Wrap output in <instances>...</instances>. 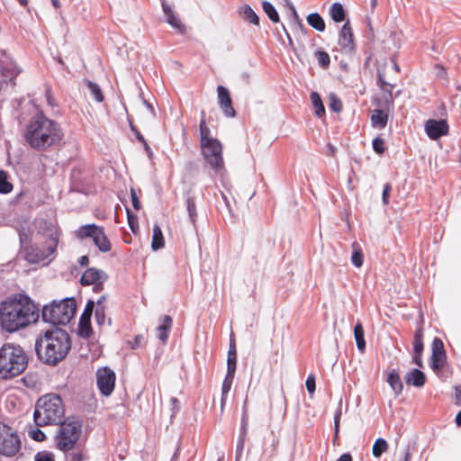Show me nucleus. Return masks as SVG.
I'll return each instance as SVG.
<instances>
[{"label": "nucleus", "mask_w": 461, "mask_h": 461, "mask_svg": "<svg viewBox=\"0 0 461 461\" xmlns=\"http://www.w3.org/2000/svg\"><path fill=\"white\" fill-rule=\"evenodd\" d=\"M336 461H352V456L349 453L341 455Z\"/></svg>", "instance_id": "nucleus-64"}, {"label": "nucleus", "mask_w": 461, "mask_h": 461, "mask_svg": "<svg viewBox=\"0 0 461 461\" xmlns=\"http://www.w3.org/2000/svg\"><path fill=\"white\" fill-rule=\"evenodd\" d=\"M455 394L456 399V404L461 405V387L456 386L455 388Z\"/></svg>", "instance_id": "nucleus-63"}, {"label": "nucleus", "mask_w": 461, "mask_h": 461, "mask_svg": "<svg viewBox=\"0 0 461 461\" xmlns=\"http://www.w3.org/2000/svg\"><path fill=\"white\" fill-rule=\"evenodd\" d=\"M24 137L31 148L45 151L60 143L63 132L57 122L39 112L29 122Z\"/></svg>", "instance_id": "nucleus-2"}, {"label": "nucleus", "mask_w": 461, "mask_h": 461, "mask_svg": "<svg viewBox=\"0 0 461 461\" xmlns=\"http://www.w3.org/2000/svg\"><path fill=\"white\" fill-rule=\"evenodd\" d=\"M107 279L108 276L103 270L90 267L81 276L80 284L86 286L95 283H104Z\"/></svg>", "instance_id": "nucleus-15"}, {"label": "nucleus", "mask_w": 461, "mask_h": 461, "mask_svg": "<svg viewBox=\"0 0 461 461\" xmlns=\"http://www.w3.org/2000/svg\"><path fill=\"white\" fill-rule=\"evenodd\" d=\"M77 311V303L74 297H67L60 301L53 300L50 304L44 305L41 310V318L44 322L59 328L67 325L74 318Z\"/></svg>", "instance_id": "nucleus-6"}, {"label": "nucleus", "mask_w": 461, "mask_h": 461, "mask_svg": "<svg viewBox=\"0 0 461 461\" xmlns=\"http://www.w3.org/2000/svg\"><path fill=\"white\" fill-rule=\"evenodd\" d=\"M164 245L165 241L162 230L158 225L155 224L152 229L151 249L156 251L162 249Z\"/></svg>", "instance_id": "nucleus-26"}, {"label": "nucleus", "mask_w": 461, "mask_h": 461, "mask_svg": "<svg viewBox=\"0 0 461 461\" xmlns=\"http://www.w3.org/2000/svg\"><path fill=\"white\" fill-rule=\"evenodd\" d=\"M372 145H373V149L374 150L378 153V154H382L384 153V141L383 139L381 138H375L373 140V142H372Z\"/></svg>", "instance_id": "nucleus-47"}, {"label": "nucleus", "mask_w": 461, "mask_h": 461, "mask_svg": "<svg viewBox=\"0 0 461 461\" xmlns=\"http://www.w3.org/2000/svg\"><path fill=\"white\" fill-rule=\"evenodd\" d=\"M128 224L132 230L135 232V229L138 228V217L129 208L126 209Z\"/></svg>", "instance_id": "nucleus-45"}, {"label": "nucleus", "mask_w": 461, "mask_h": 461, "mask_svg": "<svg viewBox=\"0 0 461 461\" xmlns=\"http://www.w3.org/2000/svg\"><path fill=\"white\" fill-rule=\"evenodd\" d=\"M307 23L318 32H324L325 22L318 13H312L307 16Z\"/></svg>", "instance_id": "nucleus-27"}, {"label": "nucleus", "mask_w": 461, "mask_h": 461, "mask_svg": "<svg viewBox=\"0 0 461 461\" xmlns=\"http://www.w3.org/2000/svg\"><path fill=\"white\" fill-rule=\"evenodd\" d=\"M22 442L18 432L0 421V455L12 457L21 449Z\"/></svg>", "instance_id": "nucleus-9"}, {"label": "nucleus", "mask_w": 461, "mask_h": 461, "mask_svg": "<svg viewBox=\"0 0 461 461\" xmlns=\"http://www.w3.org/2000/svg\"><path fill=\"white\" fill-rule=\"evenodd\" d=\"M404 380L408 385L421 387L426 382V376L422 371L414 368L405 375Z\"/></svg>", "instance_id": "nucleus-19"}, {"label": "nucleus", "mask_w": 461, "mask_h": 461, "mask_svg": "<svg viewBox=\"0 0 461 461\" xmlns=\"http://www.w3.org/2000/svg\"><path fill=\"white\" fill-rule=\"evenodd\" d=\"M228 356H237L235 342L230 339Z\"/></svg>", "instance_id": "nucleus-57"}, {"label": "nucleus", "mask_w": 461, "mask_h": 461, "mask_svg": "<svg viewBox=\"0 0 461 461\" xmlns=\"http://www.w3.org/2000/svg\"><path fill=\"white\" fill-rule=\"evenodd\" d=\"M248 421V415L244 411L241 418L240 432L236 446V461H240L242 456L247 433Z\"/></svg>", "instance_id": "nucleus-18"}, {"label": "nucleus", "mask_w": 461, "mask_h": 461, "mask_svg": "<svg viewBox=\"0 0 461 461\" xmlns=\"http://www.w3.org/2000/svg\"><path fill=\"white\" fill-rule=\"evenodd\" d=\"M65 405L57 393L41 396L34 407L33 421L37 426L58 425L64 420Z\"/></svg>", "instance_id": "nucleus-4"}, {"label": "nucleus", "mask_w": 461, "mask_h": 461, "mask_svg": "<svg viewBox=\"0 0 461 461\" xmlns=\"http://www.w3.org/2000/svg\"><path fill=\"white\" fill-rule=\"evenodd\" d=\"M388 448V444L385 439L379 438H377L372 448V454L375 457H380Z\"/></svg>", "instance_id": "nucleus-34"}, {"label": "nucleus", "mask_w": 461, "mask_h": 461, "mask_svg": "<svg viewBox=\"0 0 461 461\" xmlns=\"http://www.w3.org/2000/svg\"><path fill=\"white\" fill-rule=\"evenodd\" d=\"M163 13L167 18V23L171 25L173 28L176 29L180 33H184L185 31V27L180 20L175 14L171 5L167 2V0H160Z\"/></svg>", "instance_id": "nucleus-17"}, {"label": "nucleus", "mask_w": 461, "mask_h": 461, "mask_svg": "<svg viewBox=\"0 0 461 461\" xmlns=\"http://www.w3.org/2000/svg\"><path fill=\"white\" fill-rule=\"evenodd\" d=\"M240 14L242 15V18L248 22H250L254 24H259V17L258 15L252 10V8L246 5L240 7Z\"/></svg>", "instance_id": "nucleus-33"}, {"label": "nucleus", "mask_w": 461, "mask_h": 461, "mask_svg": "<svg viewBox=\"0 0 461 461\" xmlns=\"http://www.w3.org/2000/svg\"><path fill=\"white\" fill-rule=\"evenodd\" d=\"M218 104L226 117L232 118L236 115V111L232 106V100L229 90L223 86L217 87Z\"/></svg>", "instance_id": "nucleus-13"}, {"label": "nucleus", "mask_w": 461, "mask_h": 461, "mask_svg": "<svg viewBox=\"0 0 461 461\" xmlns=\"http://www.w3.org/2000/svg\"><path fill=\"white\" fill-rule=\"evenodd\" d=\"M421 354L422 353H414L413 352V362L414 364H416L418 366H422V362H421Z\"/></svg>", "instance_id": "nucleus-60"}, {"label": "nucleus", "mask_w": 461, "mask_h": 461, "mask_svg": "<svg viewBox=\"0 0 461 461\" xmlns=\"http://www.w3.org/2000/svg\"><path fill=\"white\" fill-rule=\"evenodd\" d=\"M330 107L336 113H339L342 110L341 101L334 94L330 95Z\"/></svg>", "instance_id": "nucleus-46"}, {"label": "nucleus", "mask_w": 461, "mask_h": 461, "mask_svg": "<svg viewBox=\"0 0 461 461\" xmlns=\"http://www.w3.org/2000/svg\"><path fill=\"white\" fill-rule=\"evenodd\" d=\"M0 72L4 77L9 78H13L19 74V70L17 69L16 66L12 62L7 63L5 66L1 65Z\"/></svg>", "instance_id": "nucleus-36"}, {"label": "nucleus", "mask_w": 461, "mask_h": 461, "mask_svg": "<svg viewBox=\"0 0 461 461\" xmlns=\"http://www.w3.org/2000/svg\"><path fill=\"white\" fill-rule=\"evenodd\" d=\"M140 142L142 144V146H143V148H144V149H145V151H146L147 155H148L149 157H151V155H152V150H151V148L149 147V145L148 144L147 140H145V138L143 139V140H142V141H140Z\"/></svg>", "instance_id": "nucleus-61"}, {"label": "nucleus", "mask_w": 461, "mask_h": 461, "mask_svg": "<svg viewBox=\"0 0 461 461\" xmlns=\"http://www.w3.org/2000/svg\"><path fill=\"white\" fill-rule=\"evenodd\" d=\"M131 198L133 208L139 211L141 208V203L134 189H131Z\"/></svg>", "instance_id": "nucleus-52"}, {"label": "nucleus", "mask_w": 461, "mask_h": 461, "mask_svg": "<svg viewBox=\"0 0 461 461\" xmlns=\"http://www.w3.org/2000/svg\"><path fill=\"white\" fill-rule=\"evenodd\" d=\"M93 241L98 249L103 253L109 252L112 249L111 242L105 235L103 227H101L95 233V237L93 238Z\"/></svg>", "instance_id": "nucleus-21"}, {"label": "nucleus", "mask_w": 461, "mask_h": 461, "mask_svg": "<svg viewBox=\"0 0 461 461\" xmlns=\"http://www.w3.org/2000/svg\"><path fill=\"white\" fill-rule=\"evenodd\" d=\"M86 86L90 91L91 95L96 102L101 103L104 101V95L100 86L96 83L87 80Z\"/></svg>", "instance_id": "nucleus-35"}, {"label": "nucleus", "mask_w": 461, "mask_h": 461, "mask_svg": "<svg viewBox=\"0 0 461 461\" xmlns=\"http://www.w3.org/2000/svg\"><path fill=\"white\" fill-rule=\"evenodd\" d=\"M45 97H46V101H47V104L50 106V107H54L57 105V103H56V100L55 98L53 97L52 94H51V89L50 86H48L46 88V91H45Z\"/></svg>", "instance_id": "nucleus-53"}, {"label": "nucleus", "mask_w": 461, "mask_h": 461, "mask_svg": "<svg viewBox=\"0 0 461 461\" xmlns=\"http://www.w3.org/2000/svg\"><path fill=\"white\" fill-rule=\"evenodd\" d=\"M340 415H341V411H338L334 416V428H335L336 433H338V431H339Z\"/></svg>", "instance_id": "nucleus-58"}, {"label": "nucleus", "mask_w": 461, "mask_h": 461, "mask_svg": "<svg viewBox=\"0 0 461 461\" xmlns=\"http://www.w3.org/2000/svg\"><path fill=\"white\" fill-rule=\"evenodd\" d=\"M100 228L101 226L95 223L82 225L76 230V236L79 240H84L86 238L93 239Z\"/></svg>", "instance_id": "nucleus-24"}, {"label": "nucleus", "mask_w": 461, "mask_h": 461, "mask_svg": "<svg viewBox=\"0 0 461 461\" xmlns=\"http://www.w3.org/2000/svg\"><path fill=\"white\" fill-rule=\"evenodd\" d=\"M423 351V330L419 328L414 334L413 352L422 353Z\"/></svg>", "instance_id": "nucleus-37"}, {"label": "nucleus", "mask_w": 461, "mask_h": 461, "mask_svg": "<svg viewBox=\"0 0 461 461\" xmlns=\"http://www.w3.org/2000/svg\"><path fill=\"white\" fill-rule=\"evenodd\" d=\"M391 190H392V187H391L390 184L387 183L384 185L383 194H382V200H383L384 204L389 203V194H390Z\"/></svg>", "instance_id": "nucleus-54"}, {"label": "nucleus", "mask_w": 461, "mask_h": 461, "mask_svg": "<svg viewBox=\"0 0 461 461\" xmlns=\"http://www.w3.org/2000/svg\"><path fill=\"white\" fill-rule=\"evenodd\" d=\"M388 122V113L381 109H375L371 115V124L374 128L384 129Z\"/></svg>", "instance_id": "nucleus-22"}, {"label": "nucleus", "mask_w": 461, "mask_h": 461, "mask_svg": "<svg viewBox=\"0 0 461 461\" xmlns=\"http://www.w3.org/2000/svg\"><path fill=\"white\" fill-rule=\"evenodd\" d=\"M354 337L357 349L361 352H364L366 348V341L364 338V329L360 322H357L354 327Z\"/></svg>", "instance_id": "nucleus-30"}, {"label": "nucleus", "mask_w": 461, "mask_h": 461, "mask_svg": "<svg viewBox=\"0 0 461 461\" xmlns=\"http://www.w3.org/2000/svg\"><path fill=\"white\" fill-rule=\"evenodd\" d=\"M364 256L361 249L356 243H353V253L351 256V262L356 267H360L363 265Z\"/></svg>", "instance_id": "nucleus-40"}, {"label": "nucleus", "mask_w": 461, "mask_h": 461, "mask_svg": "<svg viewBox=\"0 0 461 461\" xmlns=\"http://www.w3.org/2000/svg\"><path fill=\"white\" fill-rule=\"evenodd\" d=\"M37 227L39 232L46 239L45 243L47 247V253L42 251L34 253L35 249L31 248V250L27 252L26 258L32 263L41 262L50 256L54 255L61 234V231L57 225L46 220H41L38 222Z\"/></svg>", "instance_id": "nucleus-7"}, {"label": "nucleus", "mask_w": 461, "mask_h": 461, "mask_svg": "<svg viewBox=\"0 0 461 461\" xmlns=\"http://www.w3.org/2000/svg\"><path fill=\"white\" fill-rule=\"evenodd\" d=\"M59 429L55 436L57 448L67 452L73 449L82 432V421L74 417H68L58 424Z\"/></svg>", "instance_id": "nucleus-8"}, {"label": "nucleus", "mask_w": 461, "mask_h": 461, "mask_svg": "<svg viewBox=\"0 0 461 461\" xmlns=\"http://www.w3.org/2000/svg\"><path fill=\"white\" fill-rule=\"evenodd\" d=\"M105 300H106V296L105 295L100 296V298L95 303V304H96L95 309H99L100 307L101 308H106V306L104 304Z\"/></svg>", "instance_id": "nucleus-59"}, {"label": "nucleus", "mask_w": 461, "mask_h": 461, "mask_svg": "<svg viewBox=\"0 0 461 461\" xmlns=\"http://www.w3.org/2000/svg\"><path fill=\"white\" fill-rule=\"evenodd\" d=\"M39 317V307L25 294H13L0 304V327L8 333L35 323Z\"/></svg>", "instance_id": "nucleus-1"}, {"label": "nucleus", "mask_w": 461, "mask_h": 461, "mask_svg": "<svg viewBox=\"0 0 461 461\" xmlns=\"http://www.w3.org/2000/svg\"><path fill=\"white\" fill-rule=\"evenodd\" d=\"M311 101L312 104V106L314 108V113L317 117H321L325 114V108L322 104V100L320 96V95L317 92H312L311 94Z\"/></svg>", "instance_id": "nucleus-32"}, {"label": "nucleus", "mask_w": 461, "mask_h": 461, "mask_svg": "<svg viewBox=\"0 0 461 461\" xmlns=\"http://www.w3.org/2000/svg\"><path fill=\"white\" fill-rule=\"evenodd\" d=\"M106 308H99L95 310V320L98 326H103L106 321Z\"/></svg>", "instance_id": "nucleus-44"}, {"label": "nucleus", "mask_w": 461, "mask_h": 461, "mask_svg": "<svg viewBox=\"0 0 461 461\" xmlns=\"http://www.w3.org/2000/svg\"><path fill=\"white\" fill-rule=\"evenodd\" d=\"M12 189L13 185L8 181L6 173L3 170H0V193L9 194Z\"/></svg>", "instance_id": "nucleus-41"}, {"label": "nucleus", "mask_w": 461, "mask_h": 461, "mask_svg": "<svg viewBox=\"0 0 461 461\" xmlns=\"http://www.w3.org/2000/svg\"><path fill=\"white\" fill-rule=\"evenodd\" d=\"M71 348L68 333L60 328H52L35 340V351L45 364L55 366L66 357Z\"/></svg>", "instance_id": "nucleus-3"}, {"label": "nucleus", "mask_w": 461, "mask_h": 461, "mask_svg": "<svg viewBox=\"0 0 461 461\" xmlns=\"http://www.w3.org/2000/svg\"><path fill=\"white\" fill-rule=\"evenodd\" d=\"M289 6H290V10H291V14H292L293 18H294V20H295V21H296L300 25H302L301 20H300V18H299V15H298V14H297V11H296L295 7L294 6V5H293V4H290V5H289Z\"/></svg>", "instance_id": "nucleus-56"}, {"label": "nucleus", "mask_w": 461, "mask_h": 461, "mask_svg": "<svg viewBox=\"0 0 461 461\" xmlns=\"http://www.w3.org/2000/svg\"><path fill=\"white\" fill-rule=\"evenodd\" d=\"M234 375H235V374L226 373L225 378H224V380L222 382V385H221V409L223 408V406L225 404L227 394L230 391V388H231V385H232V383H233V379H234Z\"/></svg>", "instance_id": "nucleus-28"}, {"label": "nucleus", "mask_w": 461, "mask_h": 461, "mask_svg": "<svg viewBox=\"0 0 461 461\" xmlns=\"http://www.w3.org/2000/svg\"><path fill=\"white\" fill-rule=\"evenodd\" d=\"M306 388L310 393L315 391V377L313 375H310L305 382Z\"/></svg>", "instance_id": "nucleus-51"}, {"label": "nucleus", "mask_w": 461, "mask_h": 461, "mask_svg": "<svg viewBox=\"0 0 461 461\" xmlns=\"http://www.w3.org/2000/svg\"><path fill=\"white\" fill-rule=\"evenodd\" d=\"M91 317L92 316L81 315L79 318L77 334L82 339H89L93 334Z\"/></svg>", "instance_id": "nucleus-23"}, {"label": "nucleus", "mask_w": 461, "mask_h": 461, "mask_svg": "<svg viewBox=\"0 0 461 461\" xmlns=\"http://www.w3.org/2000/svg\"><path fill=\"white\" fill-rule=\"evenodd\" d=\"M199 130H200V144L205 143V140H212L215 139V138L210 137L211 131H210L209 127L206 125V122H205V120L203 117L202 118V120L200 122Z\"/></svg>", "instance_id": "nucleus-39"}, {"label": "nucleus", "mask_w": 461, "mask_h": 461, "mask_svg": "<svg viewBox=\"0 0 461 461\" xmlns=\"http://www.w3.org/2000/svg\"><path fill=\"white\" fill-rule=\"evenodd\" d=\"M201 151L205 162L215 172H220L224 168L222 146L217 139L205 140V143L201 144Z\"/></svg>", "instance_id": "nucleus-10"}, {"label": "nucleus", "mask_w": 461, "mask_h": 461, "mask_svg": "<svg viewBox=\"0 0 461 461\" xmlns=\"http://www.w3.org/2000/svg\"><path fill=\"white\" fill-rule=\"evenodd\" d=\"M330 14L335 23H340L345 20V10L340 3L332 4L330 9Z\"/></svg>", "instance_id": "nucleus-31"}, {"label": "nucleus", "mask_w": 461, "mask_h": 461, "mask_svg": "<svg viewBox=\"0 0 461 461\" xmlns=\"http://www.w3.org/2000/svg\"><path fill=\"white\" fill-rule=\"evenodd\" d=\"M425 131L429 139L438 140L448 133V125L445 120H428L425 123Z\"/></svg>", "instance_id": "nucleus-14"}, {"label": "nucleus", "mask_w": 461, "mask_h": 461, "mask_svg": "<svg viewBox=\"0 0 461 461\" xmlns=\"http://www.w3.org/2000/svg\"><path fill=\"white\" fill-rule=\"evenodd\" d=\"M34 461H55L54 455L50 452H39L35 455Z\"/></svg>", "instance_id": "nucleus-49"}, {"label": "nucleus", "mask_w": 461, "mask_h": 461, "mask_svg": "<svg viewBox=\"0 0 461 461\" xmlns=\"http://www.w3.org/2000/svg\"><path fill=\"white\" fill-rule=\"evenodd\" d=\"M387 383L389 384L391 389L397 396L402 393L403 389L402 382L400 378V375L395 370H392L387 376Z\"/></svg>", "instance_id": "nucleus-25"}, {"label": "nucleus", "mask_w": 461, "mask_h": 461, "mask_svg": "<svg viewBox=\"0 0 461 461\" xmlns=\"http://www.w3.org/2000/svg\"><path fill=\"white\" fill-rule=\"evenodd\" d=\"M315 57L318 60V64L323 68H326L329 67L330 63V55L324 51V50H317L315 52Z\"/></svg>", "instance_id": "nucleus-43"}, {"label": "nucleus", "mask_w": 461, "mask_h": 461, "mask_svg": "<svg viewBox=\"0 0 461 461\" xmlns=\"http://www.w3.org/2000/svg\"><path fill=\"white\" fill-rule=\"evenodd\" d=\"M339 45L346 52H350L355 49L353 32L348 21L344 23L339 32Z\"/></svg>", "instance_id": "nucleus-16"}, {"label": "nucleus", "mask_w": 461, "mask_h": 461, "mask_svg": "<svg viewBox=\"0 0 461 461\" xmlns=\"http://www.w3.org/2000/svg\"><path fill=\"white\" fill-rule=\"evenodd\" d=\"M28 366V357L23 348L13 343L0 348V378L11 379L21 375Z\"/></svg>", "instance_id": "nucleus-5"}, {"label": "nucleus", "mask_w": 461, "mask_h": 461, "mask_svg": "<svg viewBox=\"0 0 461 461\" xmlns=\"http://www.w3.org/2000/svg\"><path fill=\"white\" fill-rule=\"evenodd\" d=\"M115 373L108 366L100 367L96 371V384L104 396H110L115 386Z\"/></svg>", "instance_id": "nucleus-11"}, {"label": "nucleus", "mask_w": 461, "mask_h": 461, "mask_svg": "<svg viewBox=\"0 0 461 461\" xmlns=\"http://www.w3.org/2000/svg\"><path fill=\"white\" fill-rule=\"evenodd\" d=\"M237 366V356H228L227 357V373L235 374Z\"/></svg>", "instance_id": "nucleus-48"}, {"label": "nucleus", "mask_w": 461, "mask_h": 461, "mask_svg": "<svg viewBox=\"0 0 461 461\" xmlns=\"http://www.w3.org/2000/svg\"><path fill=\"white\" fill-rule=\"evenodd\" d=\"M143 104L147 107V109L150 112L151 115L155 117L156 112H155V109H154L152 104L145 99H143Z\"/></svg>", "instance_id": "nucleus-62"}, {"label": "nucleus", "mask_w": 461, "mask_h": 461, "mask_svg": "<svg viewBox=\"0 0 461 461\" xmlns=\"http://www.w3.org/2000/svg\"><path fill=\"white\" fill-rule=\"evenodd\" d=\"M130 129L139 141L143 140V139H144L143 135L140 132L138 128L131 121H130Z\"/></svg>", "instance_id": "nucleus-55"}, {"label": "nucleus", "mask_w": 461, "mask_h": 461, "mask_svg": "<svg viewBox=\"0 0 461 461\" xmlns=\"http://www.w3.org/2000/svg\"><path fill=\"white\" fill-rule=\"evenodd\" d=\"M40 427L41 426H37L34 423V427L29 428L28 435L32 439L38 441V442H42L46 439V435L41 429H40Z\"/></svg>", "instance_id": "nucleus-38"}, {"label": "nucleus", "mask_w": 461, "mask_h": 461, "mask_svg": "<svg viewBox=\"0 0 461 461\" xmlns=\"http://www.w3.org/2000/svg\"><path fill=\"white\" fill-rule=\"evenodd\" d=\"M186 209L188 212L190 221L194 225L197 213H196V205L194 199L193 197L186 198Z\"/></svg>", "instance_id": "nucleus-42"}, {"label": "nucleus", "mask_w": 461, "mask_h": 461, "mask_svg": "<svg viewBox=\"0 0 461 461\" xmlns=\"http://www.w3.org/2000/svg\"><path fill=\"white\" fill-rule=\"evenodd\" d=\"M172 324V318L169 315H164L161 319V324L157 328L158 338L163 344H165L168 339Z\"/></svg>", "instance_id": "nucleus-20"}, {"label": "nucleus", "mask_w": 461, "mask_h": 461, "mask_svg": "<svg viewBox=\"0 0 461 461\" xmlns=\"http://www.w3.org/2000/svg\"><path fill=\"white\" fill-rule=\"evenodd\" d=\"M446 363V352L443 342L440 339L435 338L432 341V354L430 359V367L434 371L441 370Z\"/></svg>", "instance_id": "nucleus-12"}, {"label": "nucleus", "mask_w": 461, "mask_h": 461, "mask_svg": "<svg viewBox=\"0 0 461 461\" xmlns=\"http://www.w3.org/2000/svg\"><path fill=\"white\" fill-rule=\"evenodd\" d=\"M261 6H262L263 11L265 12V14L267 15V17L269 18V20L272 23H277L280 22V17H279L278 12L270 2L263 1L261 3Z\"/></svg>", "instance_id": "nucleus-29"}, {"label": "nucleus", "mask_w": 461, "mask_h": 461, "mask_svg": "<svg viewBox=\"0 0 461 461\" xmlns=\"http://www.w3.org/2000/svg\"><path fill=\"white\" fill-rule=\"evenodd\" d=\"M95 305V303L93 300H88L81 315L92 316Z\"/></svg>", "instance_id": "nucleus-50"}]
</instances>
